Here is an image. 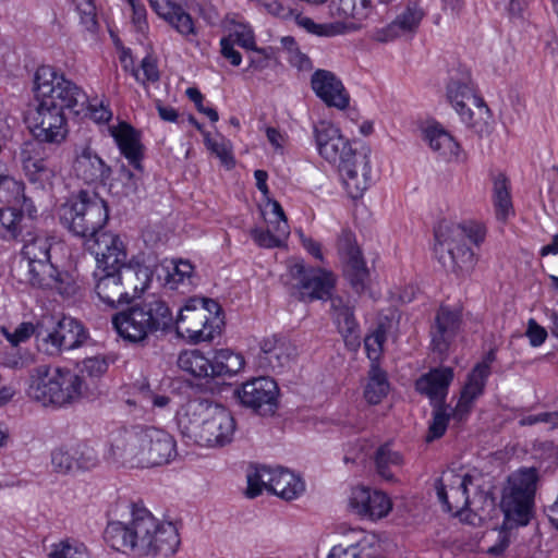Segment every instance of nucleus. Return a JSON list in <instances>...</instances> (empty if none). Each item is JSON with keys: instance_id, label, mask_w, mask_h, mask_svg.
<instances>
[{"instance_id": "4be33fe9", "label": "nucleus", "mask_w": 558, "mask_h": 558, "mask_svg": "<svg viewBox=\"0 0 558 558\" xmlns=\"http://www.w3.org/2000/svg\"><path fill=\"white\" fill-rule=\"evenodd\" d=\"M461 327V313L458 310L441 305L430 327V345L440 356L447 355Z\"/></svg>"}, {"instance_id": "423d86ee", "label": "nucleus", "mask_w": 558, "mask_h": 558, "mask_svg": "<svg viewBox=\"0 0 558 558\" xmlns=\"http://www.w3.org/2000/svg\"><path fill=\"white\" fill-rule=\"evenodd\" d=\"M172 324L171 310L157 296L148 298L112 317V325L119 336L130 342L143 341L156 331H168Z\"/></svg>"}, {"instance_id": "69168bd1", "label": "nucleus", "mask_w": 558, "mask_h": 558, "mask_svg": "<svg viewBox=\"0 0 558 558\" xmlns=\"http://www.w3.org/2000/svg\"><path fill=\"white\" fill-rule=\"evenodd\" d=\"M521 426H531L538 423L549 424L551 428H558V412H544L524 416L520 420Z\"/></svg>"}, {"instance_id": "6ab92c4d", "label": "nucleus", "mask_w": 558, "mask_h": 558, "mask_svg": "<svg viewBox=\"0 0 558 558\" xmlns=\"http://www.w3.org/2000/svg\"><path fill=\"white\" fill-rule=\"evenodd\" d=\"M72 171L78 181L94 189L105 186L112 174L111 167L89 146L75 149Z\"/></svg>"}, {"instance_id": "0eeeda50", "label": "nucleus", "mask_w": 558, "mask_h": 558, "mask_svg": "<svg viewBox=\"0 0 558 558\" xmlns=\"http://www.w3.org/2000/svg\"><path fill=\"white\" fill-rule=\"evenodd\" d=\"M61 223L73 234L89 242L106 226L109 213L107 203L97 194L81 191L77 196L59 209Z\"/></svg>"}, {"instance_id": "a211bd4d", "label": "nucleus", "mask_w": 558, "mask_h": 558, "mask_svg": "<svg viewBox=\"0 0 558 558\" xmlns=\"http://www.w3.org/2000/svg\"><path fill=\"white\" fill-rule=\"evenodd\" d=\"M373 12L372 0L332 1L331 15L337 19L331 23L330 34H349L362 29Z\"/></svg>"}, {"instance_id": "473e14b6", "label": "nucleus", "mask_w": 558, "mask_h": 558, "mask_svg": "<svg viewBox=\"0 0 558 558\" xmlns=\"http://www.w3.org/2000/svg\"><path fill=\"white\" fill-rule=\"evenodd\" d=\"M110 135L114 138L121 154L136 169H141L143 146L140 133L126 122L109 128Z\"/></svg>"}, {"instance_id": "37998d69", "label": "nucleus", "mask_w": 558, "mask_h": 558, "mask_svg": "<svg viewBox=\"0 0 558 558\" xmlns=\"http://www.w3.org/2000/svg\"><path fill=\"white\" fill-rule=\"evenodd\" d=\"M28 282L32 287L47 289L56 282L58 269L48 260L28 263Z\"/></svg>"}, {"instance_id": "052dcab7", "label": "nucleus", "mask_w": 558, "mask_h": 558, "mask_svg": "<svg viewBox=\"0 0 558 558\" xmlns=\"http://www.w3.org/2000/svg\"><path fill=\"white\" fill-rule=\"evenodd\" d=\"M141 70L143 72V78L140 77V73L137 70H133V75L138 82H157L159 81V70L157 66V61L151 56H146L141 62Z\"/></svg>"}, {"instance_id": "e2e57ef3", "label": "nucleus", "mask_w": 558, "mask_h": 558, "mask_svg": "<svg viewBox=\"0 0 558 558\" xmlns=\"http://www.w3.org/2000/svg\"><path fill=\"white\" fill-rule=\"evenodd\" d=\"M132 10V23L136 29L144 33L148 29L147 10L142 0H131L128 2Z\"/></svg>"}, {"instance_id": "f3484780", "label": "nucleus", "mask_w": 558, "mask_h": 558, "mask_svg": "<svg viewBox=\"0 0 558 558\" xmlns=\"http://www.w3.org/2000/svg\"><path fill=\"white\" fill-rule=\"evenodd\" d=\"M241 404L259 415H271L277 409L278 386L269 377H257L244 383L236 390Z\"/></svg>"}, {"instance_id": "0e129e2a", "label": "nucleus", "mask_w": 558, "mask_h": 558, "mask_svg": "<svg viewBox=\"0 0 558 558\" xmlns=\"http://www.w3.org/2000/svg\"><path fill=\"white\" fill-rule=\"evenodd\" d=\"M228 38L247 50L255 49L254 33L248 26L239 25Z\"/></svg>"}, {"instance_id": "8fccbe9b", "label": "nucleus", "mask_w": 558, "mask_h": 558, "mask_svg": "<svg viewBox=\"0 0 558 558\" xmlns=\"http://www.w3.org/2000/svg\"><path fill=\"white\" fill-rule=\"evenodd\" d=\"M56 282L48 289L54 290L64 299L75 298L81 294L82 286L76 277L68 271H57Z\"/></svg>"}, {"instance_id": "c85d7f7f", "label": "nucleus", "mask_w": 558, "mask_h": 558, "mask_svg": "<svg viewBox=\"0 0 558 558\" xmlns=\"http://www.w3.org/2000/svg\"><path fill=\"white\" fill-rule=\"evenodd\" d=\"M453 376L451 367L432 368L415 381V389L421 395L426 396L432 404H442L445 403Z\"/></svg>"}, {"instance_id": "13d9d810", "label": "nucleus", "mask_w": 558, "mask_h": 558, "mask_svg": "<svg viewBox=\"0 0 558 558\" xmlns=\"http://www.w3.org/2000/svg\"><path fill=\"white\" fill-rule=\"evenodd\" d=\"M385 341L386 331L383 326H378L371 335L364 339V347L369 360L375 362L379 359Z\"/></svg>"}, {"instance_id": "a18cd8bd", "label": "nucleus", "mask_w": 558, "mask_h": 558, "mask_svg": "<svg viewBox=\"0 0 558 558\" xmlns=\"http://www.w3.org/2000/svg\"><path fill=\"white\" fill-rule=\"evenodd\" d=\"M51 239L46 235H35L27 240L22 248V255L28 263L50 259Z\"/></svg>"}, {"instance_id": "aec40b11", "label": "nucleus", "mask_w": 558, "mask_h": 558, "mask_svg": "<svg viewBox=\"0 0 558 558\" xmlns=\"http://www.w3.org/2000/svg\"><path fill=\"white\" fill-rule=\"evenodd\" d=\"M471 483L472 476L469 474H458L453 471L445 472L436 481L437 497L446 511L458 515L470 506L468 486Z\"/></svg>"}, {"instance_id": "412c9836", "label": "nucleus", "mask_w": 558, "mask_h": 558, "mask_svg": "<svg viewBox=\"0 0 558 558\" xmlns=\"http://www.w3.org/2000/svg\"><path fill=\"white\" fill-rule=\"evenodd\" d=\"M88 247L95 254V270L118 271L125 268L128 254L119 235L110 232L100 233L93 239V244Z\"/></svg>"}, {"instance_id": "bb28decb", "label": "nucleus", "mask_w": 558, "mask_h": 558, "mask_svg": "<svg viewBox=\"0 0 558 558\" xmlns=\"http://www.w3.org/2000/svg\"><path fill=\"white\" fill-rule=\"evenodd\" d=\"M350 507L362 518L377 520L389 513L391 501L381 492L371 490L366 487H355L351 493Z\"/></svg>"}, {"instance_id": "3c124183", "label": "nucleus", "mask_w": 558, "mask_h": 558, "mask_svg": "<svg viewBox=\"0 0 558 558\" xmlns=\"http://www.w3.org/2000/svg\"><path fill=\"white\" fill-rule=\"evenodd\" d=\"M72 3L80 15L81 25L89 33H96L99 24L97 20V8L94 0H72Z\"/></svg>"}, {"instance_id": "6e6d98bb", "label": "nucleus", "mask_w": 558, "mask_h": 558, "mask_svg": "<svg viewBox=\"0 0 558 558\" xmlns=\"http://www.w3.org/2000/svg\"><path fill=\"white\" fill-rule=\"evenodd\" d=\"M424 16V12L417 5H409L403 13H401L396 20L395 23L398 24V28L401 34L414 32L422 19Z\"/></svg>"}, {"instance_id": "e433bc0d", "label": "nucleus", "mask_w": 558, "mask_h": 558, "mask_svg": "<svg viewBox=\"0 0 558 558\" xmlns=\"http://www.w3.org/2000/svg\"><path fill=\"white\" fill-rule=\"evenodd\" d=\"M0 203L10 207L20 205L32 215L33 205L24 194V184L9 175L0 177Z\"/></svg>"}, {"instance_id": "f03ea898", "label": "nucleus", "mask_w": 558, "mask_h": 558, "mask_svg": "<svg viewBox=\"0 0 558 558\" xmlns=\"http://www.w3.org/2000/svg\"><path fill=\"white\" fill-rule=\"evenodd\" d=\"M111 451L116 459L133 466L154 468L169 463L177 456V442L162 428L137 425L121 432Z\"/></svg>"}, {"instance_id": "49530a36", "label": "nucleus", "mask_w": 558, "mask_h": 558, "mask_svg": "<svg viewBox=\"0 0 558 558\" xmlns=\"http://www.w3.org/2000/svg\"><path fill=\"white\" fill-rule=\"evenodd\" d=\"M272 218L266 219L267 228L277 238L281 244L288 239L290 234V227L281 205L274 201L270 203Z\"/></svg>"}, {"instance_id": "cd10ccee", "label": "nucleus", "mask_w": 558, "mask_h": 558, "mask_svg": "<svg viewBox=\"0 0 558 558\" xmlns=\"http://www.w3.org/2000/svg\"><path fill=\"white\" fill-rule=\"evenodd\" d=\"M489 376L488 363H478L468 377L459 401L452 410V417L462 422L470 413L473 402L484 392Z\"/></svg>"}, {"instance_id": "09e8293b", "label": "nucleus", "mask_w": 558, "mask_h": 558, "mask_svg": "<svg viewBox=\"0 0 558 558\" xmlns=\"http://www.w3.org/2000/svg\"><path fill=\"white\" fill-rule=\"evenodd\" d=\"M49 558H90L83 543L64 539L51 546Z\"/></svg>"}, {"instance_id": "f704fd0d", "label": "nucleus", "mask_w": 558, "mask_h": 558, "mask_svg": "<svg viewBox=\"0 0 558 558\" xmlns=\"http://www.w3.org/2000/svg\"><path fill=\"white\" fill-rule=\"evenodd\" d=\"M151 542L154 548L148 553V557H169L173 555L180 545L177 527L170 522L159 520L158 531L154 533Z\"/></svg>"}, {"instance_id": "f8f14e48", "label": "nucleus", "mask_w": 558, "mask_h": 558, "mask_svg": "<svg viewBox=\"0 0 558 558\" xmlns=\"http://www.w3.org/2000/svg\"><path fill=\"white\" fill-rule=\"evenodd\" d=\"M266 489L284 499L293 500L305 490L302 478L282 468L258 466L247 474L246 496L255 498Z\"/></svg>"}, {"instance_id": "dca6fc26", "label": "nucleus", "mask_w": 558, "mask_h": 558, "mask_svg": "<svg viewBox=\"0 0 558 558\" xmlns=\"http://www.w3.org/2000/svg\"><path fill=\"white\" fill-rule=\"evenodd\" d=\"M447 97L459 113L462 122L469 128L477 129L478 122L474 120V112L468 107V102H471L477 108L481 119L489 117V109L483 98L474 94L471 77L468 72L462 73L460 78L454 76L450 77L447 85Z\"/></svg>"}, {"instance_id": "ea45409f", "label": "nucleus", "mask_w": 558, "mask_h": 558, "mask_svg": "<svg viewBox=\"0 0 558 558\" xmlns=\"http://www.w3.org/2000/svg\"><path fill=\"white\" fill-rule=\"evenodd\" d=\"M390 385L387 374L376 365H372L364 389V397L369 404H378L388 395Z\"/></svg>"}, {"instance_id": "f257e3e1", "label": "nucleus", "mask_w": 558, "mask_h": 558, "mask_svg": "<svg viewBox=\"0 0 558 558\" xmlns=\"http://www.w3.org/2000/svg\"><path fill=\"white\" fill-rule=\"evenodd\" d=\"M177 424L181 435L194 444L221 449L229 446L236 432L232 413L219 403L208 399H193L177 413Z\"/></svg>"}, {"instance_id": "7c9ffc66", "label": "nucleus", "mask_w": 558, "mask_h": 558, "mask_svg": "<svg viewBox=\"0 0 558 558\" xmlns=\"http://www.w3.org/2000/svg\"><path fill=\"white\" fill-rule=\"evenodd\" d=\"M331 315L344 341L352 349L360 345L359 325L354 317V306L341 296L330 298Z\"/></svg>"}, {"instance_id": "c03bdc74", "label": "nucleus", "mask_w": 558, "mask_h": 558, "mask_svg": "<svg viewBox=\"0 0 558 558\" xmlns=\"http://www.w3.org/2000/svg\"><path fill=\"white\" fill-rule=\"evenodd\" d=\"M344 276L349 280L351 287L361 293L365 290L369 274L363 256L354 257L345 260Z\"/></svg>"}, {"instance_id": "4468645a", "label": "nucleus", "mask_w": 558, "mask_h": 558, "mask_svg": "<svg viewBox=\"0 0 558 558\" xmlns=\"http://www.w3.org/2000/svg\"><path fill=\"white\" fill-rule=\"evenodd\" d=\"M45 319L38 327L37 339L39 347L48 355H58L63 350H73L81 347L87 339L83 325L72 318L62 317L51 328H44Z\"/></svg>"}, {"instance_id": "de8ad7c7", "label": "nucleus", "mask_w": 558, "mask_h": 558, "mask_svg": "<svg viewBox=\"0 0 558 558\" xmlns=\"http://www.w3.org/2000/svg\"><path fill=\"white\" fill-rule=\"evenodd\" d=\"M124 281L129 289L133 290L134 298L144 292L151 280V271L148 267L137 266L136 268L126 267L124 268Z\"/></svg>"}, {"instance_id": "1a4fd4ad", "label": "nucleus", "mask_w": 558, "mask_h": 558, "mask_svg": "<svg viewBox=\"0 0 558 558\" xmlns=\"http://www.w3.org/2000/svg\"><path fill=\"white\" fill-rule=\"evenodd\" d=\"M36 99L51 100L62 111L69 109L75 114L85 112L88 95L75 82L50 65H41L35 72Z\"/></svg>"}, {"instance_id": "5fc2aeb1", "label": "nucleus", "mask_w": 558, "mask_h": 558, "mask_svg": "<svg viewBox=\"0 0 558 558\" xmlns=\"http://www.w3.org/2000/svg\"><path fill=\"white\" fill-rule=\"evenodd\" d=\"M75 452L73 447H60L51 452V464L54 471L66 474L75 471Z\"/></svg>"}, {"instance_id": "a19ab883", "label": "nucleus", "mask_w": 558, "mask_h": 558, "mask_svg": "<svg viewBox=\"0 0 558 558\" xmlns=\"http://www.w3.org/2000/svg\"><path fill=\"white\" fill-rule=\"evenodd\" d=\"M403 458L400 452L395 451L386 444L380 446L375 453V465L377 473L386 481L393 480L395 470L401 468Z\"/></svg>"}, {"instance_id": "c756f323", "label": "nucleus", "mask_w": 558, "mask_h": 558, "mask_svg": "<svg viewBox=\"0 0 558 558\" xmlns=\"http://www.w3.org/2000/svg\"><path fill=\"white\" fill-rule=\"evenodd\" d=\"M295 355L294 345L279 335H272L260 342L259 363L274 372H280Z\"/></svg>"}, {"instance_id": "7ed1b4c3", "label": "nucleus", "mask_w": 558, "mask_h": 558, "mask_svg": "<svg viewBox=\"0 0 558 558\" xmlns=\"http://www.w3.org/2000/svg\"><path fill=\"white\" fill-rule=\"evenodd\" d=\"M536 482L535 469H522L509 476L500 504L505 520L498 532V541L487 549L488 554L494 556L502 554L510 543L509 531L530 522Z\"/></svg>"}, {"instance_id": "338daca9", "label": "nucleus", "mask_w": 558, "mask_h": 558, "mask_svg": "<svg viewBox=\"0 0 558 558\" xmlns=\"http://www.w3.org/2000/svg\"><path fill=\"white\" fill-rule=\"evenodd\" d=\"M186 96L189 97V99L191 101H193L195 104L197 110L199 112L206 114L211 122L218 121V119H219L218 112L216 111V109H214L211 107H205L203 105L204 97L197 88H195V87L187 88Z\"/></svg>"}, {"instance_id": "5701e85b", "label": "nucleus", "mask_w": 558, "mask_h": 558, "mask_svg": "<svg viewBox=\"0 0 558 558\" xmlns=\"http://www.w3.org/2000/svg\"><path fill=\"white\" fill-rule=\"evenodd\" d=\"M338 171L349 196L354 199L362 197L373 182L369 153L362 150Z\"/></svg>"}, {"instance_id": "b1692460", "label": "nucleus", "mask_w": 558, "mask_h": 558, "mask_svg": "<svg viewBox=\"0 0 558 558\" xmlns=\"http://www.w3.org/2000/svg\"><path fill=\"white\" fill-rule=\"evenodd\" d=\"M314 94L327 106L344 110L349 107L350 95L342 81L331 71L318 69L311 76Z\"/></svg>"}, {"instance_id": "39448f33", "label": "nucleus", "mask_w": 558, "mask_h": 558, "mask_svg": "<svg viewBox=\"0 0 558 558\" xmlns=\"http://www.w3.org/2000/svg\"><path fill=\"white\" fill-rule=\"evenodd\" d=\"M83 380L68 368L38 365L29 375L27 397L43 407L61 408L82 396Z\"/></svg>"}, {"instance_id": "9b49d317", "label": "nucleus", "mask_w": 558, "mask_h": 558, "mask_svg": "<svg viewBox=\"0 0 558 558\" xmlns=\"http://www.w3.org/2000/svg\"><path fill=\"white\" fill-rule=\"evenodd\" d=\"M286 284L292 295L304 302H313L332 298L336 277L327 269L306 267L303 260L298 259L288 266Z\"/></svg>"}, {"instance_id": "bf43d9fd", "label": "nucleus", "mask_w": 558, "mask_h": 558, "mask_svg": "<svg viewBox=\"0 0 558 558\" xmlns=\"http://www.w3.org/2000/svg\"><path fill=\"white\" fill-rule=\"evenodd\" d=\"M75 470H90L98 463L96 451L86 445L74 446Z\"/></svg>"}, {"instance_id": "c9c22d12", "label": "nucleus", "mask_w": 558, "mask_h": 558, "mask_svg": "<svg viewBox=\"0 0 558 558\" xmlns=\"http://www.w3.org/2000/svg\"><path fill=\"white\" fill-rule=\"evenodd\" d=\"M244 363L241 354L228 349L216 351L210 357V378L232 377L244 367Z\"/></svg>"}, {"instance_id": "603ef678", "label": "nucleus", "mask_w": 558, "mask_h": 558, "mask_svg": "<svg viewBox=\"0 0 558 558\" xmlns=\"http://www.w3.org/2000/svg\"><path fill=\"white\" fill-rule=\"evenodd\" d=\"M432 405L434 407L433 420L428 427L426 441H433L440 438L447 429L450 416H452V412L449 413L447 407L444 403Z\"/></svg>"}, {"instance_id": "79ce46f5", "label": "nucleus", "mask_w": 558, "mask_h": 558, "mask_svg": "<svg viewBox=\"0 0 558 558\" xmlns=\"http://www.w3.org/2000/svg\"><path fill=\"white\" fill-rule=\"evenodd\" d=\"M23 209L7 206L0 208V238L5 241L15 240L23 230Z\"/></svg>"}, {"instance_id": "9d476101", "label": "nucleus", "mask_w": 558, "mask_h": 558, "mask_svg": "<svg viewBox=\"0 0 558 558\" xmlns=\"http://www.w3.org/2000/svg\"><path fill=\"white\" fill-rule=\"evenodd\" d=\"M129 512L130 519L126 522L108 521L104 530V541L113 550L130 551L134 556H138L142 545L146 544L156 517L144 506L137 504H130Z\"/></svg>"}, {"instance_id": "4d7b16f0", "label": "nucleus", "mask_w": 558, "mask_h": 558, "mask_svg": "<svg viewBox=\"0 0 558 558\" xmlns=\"http://www.w3.org/2000/svg\"><path fill=\"white\" fill-rule=\"evenodd\" d=\"M337 248L344 262L362 256V252L356 244L355 234L350 230L341 231L337 241Z\"/></svg>"}, {"instance_id": "2f4dec72", "label": "nucleus", "mask_w": 558, "mask_h": 558, "mask_svg": "<svg viewBox=\"0 0 558 558\" xmlns=\"http://www.w3.org/2000/svg\"><path fill=\"white\" fill-rule=\"evenodd\" d=\"M423 140L430 149L446 161L460 159V145L439 123L428 124L423 129Z\"/></svg>"}, {"instance_id": "58836bf2", "label": "nucleus", "mask_w": 558, "mask_h": 558, "mask_svg": "<svg viewBox=\"0 0 558 558\" xmlns=\"http://www.w3.org/2000/svg\"><path fill=\"white\" fill-rule=\"evenodd\" d=\"M493 201L496 216L499 220H506L508 217L514 214L510 195L509 181L502 173H499L494 179Z\"/></svg>"}, {"instance_id": "2eb2a0df", "label": "nucleus", "mask_w": 558, "mask_h": 558, "mask_svg": "<svg viewBox=\"0 0 558 558\" xmlns=\"http://www.w3.org/2000/svg\"><path fill=\"white\" fill-rule=\"evenodd\" d=\"M314 138L320 157L338 169L362 151L354 149L340 130L326 121L314 126Z\"/></svg>"}, {"instance_id": "393cba45", "label": "nucleus", "mask_w": 558, "mask_h": 558, "mask_svg": "<svg viewBox=\"0 0 558 558\" xmlns=\"http://www.w3.org/2000/svg\"><path fill=\"white\" fill-rule=\"evenodd\" d=\"M21 162L25 175L32 183L41 187L51 183L56 169L40 143L25 144L21 151Z\"/></svg>"}, {"instance_id": "20e7f679", "label": "nucleus", "mask_w": 558, "mask_h": 558, "mask_svg": "<svg viewBox=\"0 0 558 558\" xmlns=\"http://www.w3.org/2000/svg\"><path fill=\"white\" fill-rule=\"evenodd\" d=\"M485 235L478 225L440 221L435 229V253L445 268L456 274L469 272L475 265V255L465 241L480 245Z\"/></svg>"}, {"instance_id": "680f3d73", "label": "nucleus", "mask_w": 558, "mask_h": 558, "mask_svg": "<svg viewBox=\"0 0 558 558\" xmlns=\"http://www.w3.org/2000/svg\"><path fill=\"white\" fill-rule=\"evenodd\" d=\"M206 147L211 150L220 161L227 167H232L234 160L230 150L229 145L225 141H216L210 137L205 138Z\"/></svg>"}, {"instance_id": "864d4df0", "label": "nucleus", "mask_w": 558, "mask_h": 558, "mask_svg": "<svg viewBox=\"0 0 558 558\" xmlns=\"http://www.w3.org/2000/svg\"><path fill=\"white\" fill-rule=\"evenodd\" d=\"M193 266L189 260H179L173 263L171 270L168 271L166 277V284L170 289H178L179 286L191 283L193 276Z\"/></svg>"}, {"instance_id": "4c0bfd02", "label": "nucleus", "mask_w": 558, "mask_h": 558, "mask_svg": "<svg viewBox=\"0 0 558 558\" xmlns=\"http://www.w3.org/2000/svg\"><path fill=\"white\" fill-rule=\"evenodd\" d=\"M178 366L196 378H210V357L199 350H185L178 357Z\"/></svg>"}, {"instance_id": "ddd939ff", "label": "nucleus", "mask_w": 558, "mask_h": 558, "mask_svg": "<svg viewBox=\"0 0 558 558\" xmlns=\"http://www.w3.org/2000/svg\"><path fill=\"white\" fill-rule=\"evenodd\" d=\"M37 106L28 117V128L37 143L60 144L68 135L64 111L51 100L36 99Z\"/></svg>"}, {"instance_id": "6e6552de", "label": "nucleus", "mask_w": 558, "mask_h": 558, "mask_svg": "<svg viewBox=\"0 0 558 558\" xmlns=\"http://www.w3.org/2000/svg\"><path fill=\"white\" fill-rule=\"evenodd\" d=\"M221 307L215 300L191 298L180 308L172 327L179 337L198 343L210 341L219 332Z\"/></svg>"}, {"instance_id": "72a5a7b5", "label": "nucleus", "mask_w": 558, "mask_h": 558, "mask_svg": "<svg viewBox=\"0 0 558 558\" xmlns=\"http://www.w3.org/2000/svg\"><path fill=\"white\" fill-rule=\"evenodd\" d=\"M184 1L172 3L165 11H160L157 15L166 21L178 34H180L187 43L198 45L196 39L198 31L192 15L185 11Z\"/></svg>"}, {"instance_id": "774afa93", "label": "nucleus", "mask_w": 558, "mask_h": 558, "mask_svg": "<svg viewBox=\"0 0 558 558\" xmlns=\"http://www.w3.org/2000/svg\"><path fill=\"white\" fill-rule=\"evenodd\" d=\"M400 35L401 33L398 28V24L392 21L383 27L375 28L371 38L379 43H389L398 38Z\"/></svg>"}, {"instance_id": "a878e982", "label": "nucleus", "mask_w": 558, "mask_h": 558, "mask_svg": "<svg viewBox=\"0 0 558 558\" xmlns=\"http://www.w3.org/2000/svg\"><path fill=\"white\" fill-rule=\"evenodd\" d=\"M94 278L96 280L95 291L99 300L110 306L129 303L134 295H131L129 288L124 281V274L122 270H94Z\"/></svg>"}]
</instances>
